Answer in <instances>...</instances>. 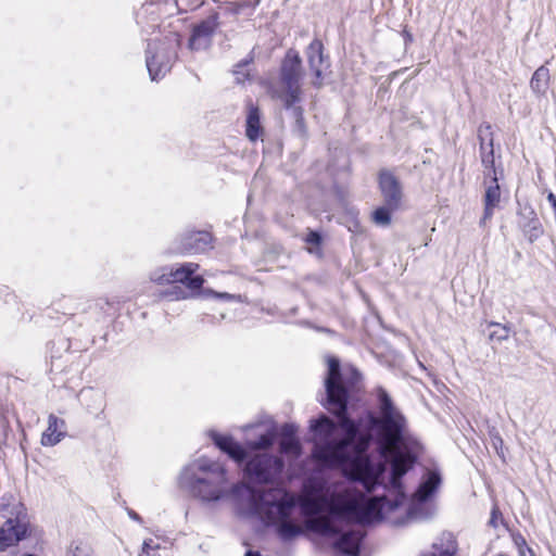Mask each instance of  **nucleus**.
<instances>
[{
    "instance_id": "obj_12",
    "label": "nucleus",
    "mask_w": 556,
    "mask_h": 556,
    "mask_svg": "<svg viewBox=\"0 0 556 556\" xmlns=\"http://www.w3.org/2000/svg\"><path fill=\"white\" fill-rule=\"evenodd\" d=\"M218 26L217 15H213L203 21L193 28V33L189 39L188 47L190 50L204 49L210 45L211 36Z\"/></svg>"
},
{
    "instance_id": "obj_8",
    "label": "nucleus",
    "mask_w": 556,
    "mask_h": 556,
    "mask_svg": "<svg viewBox=\"0 0 556 556\" xmlns=\"http://www.w3.org/2000/svg\"><path fill=\"white\" fill-rule=\"evenodd\" d=\"M283 469L281 459L266 453L256 454L245 466V473L251 481L260 484H274Z\"/></svg>"
},
{
    "instance_id": "obj_37",
    "label": "nucleus",
    "mask_w": 556,
    "mask_h": 556,
    "mask_svg": "<svg viewBox=\"0 0 556 556\" xmlns=\"http://www.w3.org/2000/svg\"><path fill=\"white\" fill-rule=\"evenodd\" d=\"M488 141H489V138L485 140V152L489 151Z\"/></svg>"
},
{
    "instance_id": "obj_5",
    "label": "nucleus",
    "mask_w": 556,
    "mask_h": 556,
    "mask_svg": "<svg viewBox=\"0 0 556 556\" xmlns=\"http://www.w3.org/2000/svg\"><path fill=\"white\" fill-rule=\"evenodd\" d=\"M29 520L22 502L13 494L0 497V551L17 544L28 535Z\"/></svg>"
},
{
    "instance_id": "obj_11",
    "label": "nucleus",
    "mask_w": 556,
    "mask_h": 556,
    "mask_svg": "<svg viewBox=\"0 0 556 556\" xmlns=\"http://www.w3.org/2000/svg\"><path fill=\"white\" fill-rule=\"evenodd\" d=\"M379 187L384 203L390 208H397L402 199V188L396 177L389 170L379 174Z\"/></svg>"
},
{
    "instance_id": "obj_30",
    "label": "nucleus",
    "mask_w": 556,
    "mask_h": 556,
    "mask_svg": "<svg viewBox=\"0 0 556 556\" xmlns=\"http://www.w3.org/2000/svg\"><path fill=\"white\" fill-rule=\"evenodd\" d=\"M295 431L296 427L294 425L286 424L281 429L282 438H295Z\"/></svg>"
},
{
    "instance_id": "obj_17",
    "label": "nucleus",
    "mask_w": 556,
    "mask_h": 556,
    "mask_svg": "<svg viewBox=\"0 0 556 556\" xmlns=\"http://www.w3.org/2000/svg\"><path fill=\"white\" fill-rule=\"evenodd\" d=\"M456 552L457 543L454 534L442 532L432 544V549L421 553L420 556H455Z\"/></svg>"
},
{
    "instance_id": "obj_24",
    "label": "nucleus",
    "mask_w": 556,
    "mask_h": 556,
    "mask_svg": "<svg viewBox=\"0 0 556 556\" xmlns=\"http://www.w3.org/2000/svg\"><path fill=\"white\" fill-rule=\"evenodd\" d=\"M281 451L287 454L299 455L300 443L296 438H282L280 442Z\"/></svg>"
},
{
    "instance_id": "obj_23",
    "label": "nucleus",
    "mask_w": 556,
    "mask_h": 556,
    "mask_svg": "<svg viewBox=\"0 0 556 556\" xmlns=\"http://www.w3.org/2000/svg\"><path fill=\"white\" fill-rule=\"evenodd\" d=\"M395 208H390L387 204L384 206L378 207L372 213V220L378 226H389L391 223V212Z\"/></svg>"
},
{
    "instance_id": "obj_32",
    "label": "nucleus",
    "mask_w": 556,
    "mask_h": 556,
    "mask_svg": "<svg viewBox=\"0 0 556 556\" xmlns=\"http://www.w3.org/2000/svg\"><path fill=\"white\" fill-rule=\"evenodd\" d=\"M500 515H501L500 510H498L496 507H494V508L492 509V513H491V519H490V523H491L492 526L496 527V520H497V518H498V516H500Z\"/></svg>"
},
{
    "instance_id": "obj_7",
    "label": "nucleus",
    "mask_w": 556,
    "mask_h": 556,
    "mask_svg": "<svg viewBox=\"0 0 556 556\" xmlns=\"http://www.w3.org/2000/svg\"><path fill=\"white\" fill-rule=\"evenodd\" d=\"M197 263H185L180 266L162 267L151 273L150 279L157 285L184 283L190 290H199L204 283L202 276L193 274L198 270Z\"/></svg>"
},
{
    "instance_id": "obj_26",
    "label": "nucleus",
    "mask_w": 556,
    "mask_h": 556,
    "mask_svg": "<svg viewBox=\"0 0 556 556\" xmlns=\"http://www.w3.org/2000/svg\"><path fill=\"white\" fill-rule=\"evenodd\" d=\"M252 62V58L250 60L242 61L238 63L235 67L233 75L236 78V81L238 84L244 83L249 78V73L244 71V67Z\"/></svg>"
},
{
    "instance_id": "obj_3",
    "label": "nucleus",
    "mask_w": 556,
    "mask_h": 556,
    "mask_svg": "<svg viewBox=\"0 0 556 556\" xmlns=\"http://www.w3.org/2000/svg\"><path fill=\"white\" fill-rule=\"evenodd\" d=\"M305 493L298 500V523L304 515L309 529L325 535L341 532L343 521L368 523L380 514L378 504L364 495L336 491L319 477H313L304 485Z\"/></svg>"
},
{
    "instance_id": "obj_1",
    "label": "nucleus",
    "mask_w": 556,
    "mask_h": 556,
    "mask_svg": "<svg viewBox=\"0 0 556 556\" xmlns=\"http://www.w3.org/2000/svg\"><path fill=\"white\" fill-rule=\"evenodd\" d=\"M325 381L328 406L339 419L343 438H333L337 425L323 415L311 421L316 443L314 458L328 467H341L354 481L370 493L382 483L387 465L391 466L390 482L397 486L401 478L412 468L421 451V444L408 428L403 414L394 406L388 392L377 389L379 415L368 414L367 432L362 433L353 420L346 417L348 390L354 387L361 375L350 368L351 378L340 371L339 361L330 358Z\"/></svg>"
},
{
    "instance_id": "obj_22",
    "label": "nucleus",
    "mask_w": 556,
    "mask_h": 556,
    "mask_svg": "<svg viewBox=\"0 0 556 556\" xmlns=\"http://www.w3.org/2000/svg\"><path fill=\"white\" fill-rule=\"evenodd\" d=\"M549 72L546 67H539L530 81L532 90L538 94H544L548 88Z\"/></svg>"
},
{
    "instance_id": "obj_19",
    "label": "nucleus",
    "mask_w": 556,
    "mask_h": 556,
    "mask_svg": "<svg viewBox=\"0 0 556 556\" xmlns=\"http://www.w3.org/2000/svg\"><path fill=\"white\" fill-rule=\"evenodd\" d=\"M490 184L486 186L485 194H484V212L481 218V224H485L486 220L491 219L493 216L494 208L498 205L501 200V189L497 184L496 176L489 177Z\"/></svg>"
},
{
    "instance_id": "obj_4",
    "label": "nucleus",
    "mask_w": 556,
    "mask_h": 556,
    "mask_svg": "<svg viewBox=\"0 0 556 556\" xmlns=\"http://www.w3.org/2000/svg\"><path fill=\"white\" fill-rule=\"evenodd\" d=\"M303 78L302 59L298 51L289 49L281 61L279 86L271 85L268 92L273 99L281 101L285 109L291 111L296 128L304 132L303 109L298 105L302 100L301 80Z\"/></svg>"
},
{
    "instance_id": "obj_27",
    "label": "nucleus",
    "mask_w": 556,
    "mask_h": 556,
    "mask_svg": "<svg viewBox=\"0 0 556 556\" xmlns=\"http://www.w3.org/2000/svg\"><path fill=\"white\" fill-rule=\"evenodd\" d=\"M65 556H92L91 548L85 544H72Z\"/></svg>"
},
{
    "instance_id": "obj_28",
    "label": "nucleus",
    "mask_w": 556,
    "mask_h": 556,
    "mask_svg": "<svg viewBox=\"0 0 556 556\" xmlns=\"http://www.w3.org/2000/svg\"><path fill=\"white\" fill-rule=\"evenodd\" d=\"M251 7V3L250 1H243V2H230L228 3V5L226 7V11L228 13H231L233 15H238L241 13V11L244 9V8H250Z\"/></svg>"
},
{
    "instance_id": "obj_13",
    "label": "nucleus",
    "mask_w": 556,
    "mask_h": 556,
    "mask_svg": "<svg viewBox=\"0 0 556 556\" xmlns=\"http://www.w3.org/2000/svg\"><path fill=\"white\" fill-rule=\"evenodd\" d=\"M212 236L206 231H192L187 233L181 239V253H202L212 248Z\"/></svg>"
},
{
    "instance_id": "obj_2",
    "label": "nucleus",
    "mask_w": 556,
    "mask_h": 556,
    "mask_svg": "<svg viewBox=\"0 0 556 556\" xmlns=\"http://www.w3.org/2000/svg\"><path fill=\"white\" fill-rule=\"evenodd\" d=\"M179 485L203 503H215L232 495L245 513L276 525L282 541H290L303 532L295 516L298 500L294 494L278 486L256 489L244 483L229 486L225 468L206 457L194 459L181 470Z\"/></svg>"
},
{
    "instance_id": "obj_34",
    "label": "nucleus",
    "mask_w": 556,
    "mask_h": 556,
    "mask_svg": "<svg viewBox=\"0 0 556 556\" xmlns=\"http://www.w3.org/2000/svg\"><path fill=\"white\" fill-rule=\"evenodd\" d=\"M128 515H129V517L131 519H134L136 521H140L141 520L140 516L137 513H135L134 510H128Z\"/></svg>"
},
{
    "instance_id": "obj_25",
    "label": "nucleus",
    "mask_w": 556,
    "mask_h": 556,
    "mask_svg": "<svg viewBox=\"0 0 556 556\" xmlns=\"http://www.w3.org/2000/svg\"><path fill=\"white\" fill-rule=\"evenodd\" d=\"M274 442V435L271 433H266L261 435L257 441L249 442V446L252 450H265L269 447Z\"/></svg>"
},
{
    "instance_id": "obj_16",
    "label": "nucleus",
    "mask_w": 556,
    "mask_h": 556,
    "mask_svg": "<svg viewBox=\"0 0 556 556\" xmlns=\"http://www.w3.org/2000/svg\"><path fill=\"white\" fill-rule=\"evenodd\" d=\"M210 437L220 451L228 454L229 457H231L236 462L240 463L247 458V453L243 450V447L239 443L233 441L231 437L222 435L213 430L210 431Z\"/></svg>"
},
{
    "instance_id": "obj_29",
    "label": "nucleus",
    "mask_w": 556,
    "mask_h": 556,
    "mask_svg": "<svg viewBox=\"0 0 556 556\" xmlns=\"http://www.w3.org/2000/svg\"><path fill=\"white\" fill-rule=\"evenodd\" d=\"M491 326L498 327L500 330L494 331L490 334L491 338H496L500 341L507 340L509 337V329L505 326H501L500 324L492 323Z\"/></svg>"
},
{
    "instance_id": "obj_6",
    "label": "nucleus",
    "mask_w": 556,
    "mask_h": 556,
    "mask_svg": "<svg viewBox=\"0 0 556 556\" xmlns=\"http://www.w3.org/2000/svg\"><path fill=\"white\" fill-rule=\"evenodd\" d=\"M180 45V37L172 34L164 41H150L147 49V68L151 80H157L169 72L176 59V49Z\"/></svg>"
},
{
    "instance_id": "obj_21",
    "label": "nucleus",
    "mask_w": 556,
    "mask_h": 556,
    "mask_svg": "<svg viewBox=\"0 0 556 556\" xmlns=\"http://www.w3.org/2000/svg\"><path fill=\"white\" fill-rule=\"evenodd\" d=\"M263 134V127L261 125V115L258 108L250 105L247 117V137L251 141H256Z\"/></svg>"
},
{
    "instance_id": "obj_33",
    "label": "nucleus",
    "mask_w": 556,
    "mask_h": 556,
    "mask_svg": "<svg viewBox=\"0 0 556 556\" xmlns=\"http://www.w3.org/2000/svg\"><path fill=\"white\" fill-rule=\"evenodd\" d=\"M547 200L552 204V206L554 207V210L556 212V195L554 193L549 192L547 195Z\"/></svg>"
},
{
    "instance_id": "obj_10",
    "label": "nucleus",
    "mask_w": 556,
    "mask_h": 556,
    "mask_svg": "<svg viewBox=\"0 0 556 556\" xmlns=\"http://www.w3.org/2000/svg\"><path fill=\"white\" fill-rule=\"evenodd\" d=\"M478 138L480 140L481 162L485 168V177L496 176L494 167V147L493 134L490 124H481L478 128Z\"/></svg>"
},
{
    "instance_id": "obj_15",
    "label": "nucleus",
    "mask_w": 556,
    "mask_h": 556,
    "mask_svg": "<svg viewBox=\"0 0 556 556\" xmlns=\"http://www.w3.org/2000/svg\"><path fill=\"white\" fill-rule=\"evenodd\" d=\"M519 226L530 242L539 239L544 231L540 219L531 207H526L520 213Z\"/></svg>"
},
{
    "instance_id": "obj_9",
    "label": "nucleus",
    "mask_w": 556,
    "mask_h": 556,
    "mask_svg": "<svg viewBox=\"0 0 556 556\" xmlns=\"http://www.w3.org/2000/svg\"><path fill=\"white\" fill-rule=\"evenodd\" d=\"M323 50V42L319 39H314L305 51L308 67L314 74L312 84L317 88L323 86L324 72L329 67V62L325 58Z\"/></svg>"
},
{
    "instance_id": "obj_14",
    "label": "nucleus",
    "mask_w": 556,
    "mask_h": 556,
    "mask_svg": "<svg viewBox=\"0 0 556 556\" xmlns=\"http://www.w3.org/2000/svg\"><path fill=\"white\" fill-rule=\"evenodd\" d=\"M65 420L50 414L48 417V427L43 431L40 442L43 446H54L65 438Z\"/></svg>"
},
{
    "instance_id": "obj_36",
    "label": "nucleus",
    "mask_w": 556,
    "mask_h": 556,
    "mask_svg": "<svg viewBox=\"0 0 556 556\" xmlns=\"http://www.w3.org/2000/svg\"><path fill=\"white\" fill-rule=\"evenodd\" d=\"M245 556H261L257 552L249 551Z\"/></svg>"
},
{
    "instance_id": "obj_31",
    "label": "nucleus",
    "mask_w": 556,
    "mask_h": 556,
    "mask_svg": "<svg viewBox=\"0 0 556 556\" xmlns=\"http://www.w3.org/2000/svg\"><path fill=\"white\" fill-rule=\"evenodd\" d=\"M305 241L309 244L318 245L321 241V237L316 231H309L305 238Z\"/></svg>"
},
{
    "instance_id": "obj_35",
    "label": "nucleus",
    "mask_w": 556,
    "mask_h": 556,
    "mask_svg": "<svg viewBox=\"0 0 556 556\" xmlns=\"http://www.w3.org/2000/svg\"><path fill=\"white\" fill-rule=\"evenodd\" d=\"M215 296L217 298H222V299H233V295L229 294V293H214Z\"/></svg>"
},
{
    "instance_id": "obj_20",
    "label": "nucleus",
    "mask_w": 556,
    "mask_h": 556,
    "mask_svg": "<svg viewBox=\"0 0 556 556\" xmlns=\"http://www.w3.org/2000/svg\"><path fill=\"white\" fill-rule=\"evenodd\" d=\"M441 483V477L435 471H428L420 485L414 494V498L418 502H426L435 492Z\"/></svg>"
},
{
    "instance_id": "obj_18",
    "label": "nucleus",
    "mask_w": 556,
    "mask_h": 556,
    "mask_svg": "<svg viewBox=\"0 0 556 556\" xmlns=\"http://www.w3.org/2000/svg\"><path fill=\"white\" fill-rule=\"evenodd\" d=\"M363 538L364 533L361 530L343 532L336 542V547L345 555L357 556Z\"/></svg>"
}]
</instances>
